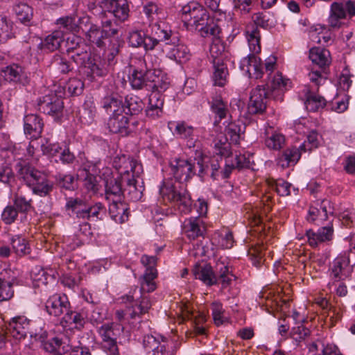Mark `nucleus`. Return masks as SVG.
I'll return each instance as SVG.
<instances>
[{
    "mask_svg": "<svg viewBox=\"0 0 355 355\" xmlns=\"http://www.w3.org/2000/svg\"><path fill=\"white\" fill-rule=\"evenodd\" d=\"M171 168L174 178L180 184L188 182L195 175H198L197 164L187 159H175L171 162ZM159 193L164 200L178 206L181 212L191 211L192 200L185 186L163 182L159 188Z\"/></svg>",
    "mask_w": 355,
    "mask_h": 355,
    "instance_id": "f257e3e1",
    "label": "nucleus"
},
{
    "mask_svg": "<svg viewBox=\"0 0 355 355\" xmlns=\"http://www.w3.org/2000/svg\"><path fill=\"white\" fill-rule=\"evenodd\" d=\"M252 19V23H250L246 26L245 31L252 54L241 60V67L242 70L246 71L250 76L258 79L261 78L263 73V67L261 60L254 55V54L259 53L261 51V36L259 27L268 30L272 28L274 24L268 15L263 12L254 14Z\"/></svg>",
    "mask_w": 355,
    "mask_h": 355,
    "instance_id": "f03ea898",
    "label": "nucleus"
},
{
    "mask_svg": "<svg viewBox=\"0 0 355 355\" xmlns=\"http://www.w3.org/2000/svg\"><path fill=\"white\" fill-rule=\"evenodd\" d=\"M15 168L19 178L32 189L33 193L43 197L53 191V183L48 180L44 173L21 161L18 162Z\"/></svg>",
    "mask_w": 355,
    "mask_h": 355,
    "instance_id": "7ed1b4c3",
    "label": "nucleus"
},
{
    "mask_svg": "<svg viewBox=\"0 0 355 355\" xmlns=\"http://www.w3.org/2000/svg\"><path fill=\"white\" fill-rule=\"evenodd\" d=\"M319 143V134L315 130H311L307 136V139L299 148L292 147L285 150L277 159V164L282 168L295 164L300 159L302 152L311 151L318 148Z\"/></svg>",
    "mask_w": 355,
    "mask_h": 355,
    "instance_id": "20e7f679",
    "label": "nucleus"
},
{
    "mask_svg": "<svg viewBox=\"0 0 355 355\" xmlns=\"http://www.w3.org/2000/svg\"><path fill=\"white\" fill-rule=\"evenodd\" d=\"M355 15V3L348 0L341 2H333L330 6L327 19L329 29L338 30L346 25L345 20Z\"/></svg>",
    "mask_w": 355,
    "mask_h": 355,
    "instance_id": "39448f33",
    "label": "nucleus"
},
{
    "mask_svg": "<svg viewBox=\"0 0 355 355\" xmlns=\"http://www.w3.org/2000/svg\"><path fill=\"white\" fill-rule=\"evenodd\" d=\"M141 123L133 119L128 117L120 113L116 115H110L107 121L109 130L114 134H119L123 137L135 132L139 129Z\"/></svg>",
    "mask_w": 355,
    "mask_h": 355,
    "instance_id": "423d86ee",
    "label": "nucleus"
},
{
    "mask_svg": "<svg viewBox=\"0 0 355 355\" xmlns=\"http://www.w3.org/2000/svg\"><path fill=\"white\" fill-rule=\"evenodd\" d=\"M157 259L154 256L143 255L141 258V263L146 268L144 274L140 279L141 290L145 292H153L156 288L155 279L157 277L156 265Z\"/></svg>",
    "mask_w": 355,
    "mask_h": 355,
    "instance_id": "0eeeda50",
    "label": "nucleus"
},
{
    "mask_svg": "<svg viewBox=\"0 0 355 355\" xmlns=\"http://www.w3.org/2000/svg\"><path fill=\"white\" fill-rule=\"evenodd\" d=\"M102 9V15L114 17L120 21L128 17L129 7L126 0H97Z\"/></svg>",
    "mask_w": 355,
    "mask_h": 355,
    "instance_id": "6e6552de",
    "label": "nucleus"
},
{
    "mask_svg": "<svg viewBox=\"0 0 355 355\" xmlns=\"http://www.w3.org/2000/svg\"><path fill=\"white\" fill-rule=\"evenodd\" d=\"M334 207L331 202L327 199L317 200L315 205L309 207L307 220L318 225H322L323 221L328 220L329 215L333 216Z\"/></svg>",
    "mask_w": 355,
    "mask_h": 355,
    "instance_id": "1a4fd4ad",
    "label": "nucleus"
},
{
    "mask_svg": "<svg viewBox=\"0 0 355 355\" xmlns=\"http://www.w3.org/2000/svg\"><path fill=\"white\" fill-rule=\"evenodd\" d=\"M38 109L40 112L60 119L62 116L64 103L61 96L55 94H49L40 98Z\"/></svg>",
    "mask_w": 355,
    "mask_h": 355,
    "instance_id": "9d476101",
    "label": "nucleus"
},
{
    "mask_svg": "<svg viewBox=\"0 0 355 355\" xmlns=\"http://www.w3.org/2000/svg\"><path fill=\"white\" fill-rule=\"evenodd\" d=\"M146 32L148 39L153 42L151 44L153 50L160 42H164L165 45H171L169 40L173 37L172 31L165 28L164 24L162 21H150Z\"/></svg>",
    "mask_w": 355,
    "mask_h": 355,
    "instance_id": "9b49d317",
    "label": "nucleus"
},
{
    "mask_svg": "<svg viewBox=\"0 0 355 355\" xmlns=\"http://www.w3.org/2000/svg\"><path fill=\"white\" fill-rule=\"evenodd\" d=\"M270 92L264 85H258L252 90L248 104V113L251 115L261 114L266 109V99Z\"/></svg>",
    "mask_w": 355,
    "mask_h": 355,
    "instance_id": "f8f14e48",
    "label": "nucleus"
},
{
    "mask_svg": "<svg viewBox=\"0 0 355 355\" xmlns=\"http://www.w3.org/2000/svg\"><path fill=\"white\" fill-rule=\"evenodd\" d=\"M331 277L335 282H340L347 278L352 272V266L349 264V256L347 253L340 254L332 262Z\"/></svg>",
    "mask_w": 355,
    "mask_h": 355,
    "instance_id": "ddd939ff",
    "label": "nucleus"
},
{
    "mask_svg": "<svg viewBox=\"0 0 355 355\" xmlns=\"http://www.w3.org/2000/svg\"><path fill=\"white\" fill-rule=\"evenodd\" d=\"M45 308L49 315L59 317L69 311L71 304L66 295L55 294L46 300Z\"/></svg>",
    "mask_w": 355,
    "mask_h": 355,
    "instance_id": "4468645a",
    "label": "nucleus"
},
{
    "mask_svg": "<svg viewBox=\"0 0 355 355\" xmlns=\"http://www.w3.org/2000/svg\"><path fill=\"white\" fill-rule=\"evenodd\" d=\"M207 15V10L196 2H191L182 9V21L191 26H195Z\"/></svg>",
    "mask_w": 355,
    "mask_h": 355,
    "instance_id": "2eb2a0df",
    "label": "nucleus"
},
{
    "mask_svg": "<svg viewBox=\"0 0 355 355\" xmlns=\"http://www.w3.org/2000/svg\"><path fill=\"white\" fill-rule=\"evenodd\" d=\"M88 17H79L76 20L74 16H64L56 20L58 28L55 31H61L63 36L68 33H78L80 29L84 30L83 24L89 23Z\"/></svg>",
    "mask_w": 355,
    "mask_h": 355,
    "instance_id": "dca6fc26",
    "label": "nucleus"
},
{
    "mask_svg": "<svg viewBox=\"0 0 355 355\" xmlns=\"http://www.w3.org/2000/svg\"><path fill=\"white\" fill-rule=\"evenodd\" d=\"M114 167L118 171L119 175L123 177L132 173V176H138L141 170V166L135 160L127 157L125 155L116 156L113 162Z\"/></svg>",
    "mask_w": 355,
    "mask_h": 355,
    "instance_id": "f3484780",
    "label": "nucleus"
},
{
    "mask_svg": "<svg viewBox=\"0 0 355 355\" xmlns=\"http://www.w3.org/2000/svg\"><path fill=\"white\" fill-rule=\"evenodd\" d=\"M123 177L107 178L105 180V198L108 202H119L123 200L122 180Z\"/></svg>",
    "mask_w": 355,
    "mask_h": 355,
    "instance_id": "a211bd4d",
    "label": "nucleus"
},
{
    "mask_svg": "<svg viewBox=\"0 0 355 355\" xmlns=\"http://www.w3.org/2000/svg\"><path fill=\"white\" fill-rule=\"evenodd\" d=\"M42 346L46 352L54 355H67L71 350L69 339L65 336H55L44 342Z\"/></svg>",
    "mask_w": 355,
    "mask_h": 355,
    "instance_id": "6ab92c4d",
    "label": "nucleus"
},
{
    "mask_svg": "<svg viewBox=\"0 0 355 355\" xmlns=\"http://www.w3.org/2000/svg\"><path fill=\"white\" fill-rule=\"evenodd\" d=\"M44 128L42 119L33 114H27L24 119V130L30 139H37L41 137Z\"/></svg>",
    "mask_w": 355,
    "mask_h": 355,
    "instance_id": "aec40b11",
    "label": "nucleus"
},
{
    "mask_svg": "<svg viewBox=\"0 0 355 355\" xmlns=\"http://www.w3.org/2000/svg\"><path fill=\"white\" fill-rule=\"evenodd\" d=\"M198 167V175L199 177H204L209 173H211V176L216 178V172L220 168V160L218 155L213 157L202 156L199 159H196Z\"/></svg>",
    "mask_w": 355,
    "mask_h": 355,
    "instance_id": "412c9836",
    "label": "nucleus"
},
{
    "mask_svg": "<svg viewBox=\"0 0 355 355\" xmlns=\"http://www.w3.org/2000/svg\"><path fill=\"white\" fill-rule=\"evenodd\" d=\"M31 322L24 316H17L12 319L7 328L13 338L21 340L29 334Z\"/></svg>",
    "mask_w": 355,
    "mask_h": 355,
    "instance_id": "4be33fe9",
    "label": "nucleus"
},
{
    "mask_svg": "<svg viewBox=\"0 0 355 355\" xmlns=\"http://www.w3.org/2000/svg\"><path fill=\"white\" fill-rule=\"evenodd\" d=\"M169 42L171 45H166L169 58L179 63L185 62L189 59L190 53L189 49L183 44H176V42H178L177 37H173Z\"/></svg>",
    "mask_w": 355,
    "mask_h": 355,
    "instance_id": "5701e85b",
    "label": "nucleus"
},
{
    "mask_svg": "<svg viewBox=\"0 0 355 355\" xmlns=\"http://www.w3.org/2000/svg\"><path fill=\"white\" fill-rule=\"evenodd\" d=\"M192 272L195 278L202 281L206 286L218 284L217 273L209 264L196 265Z\"/></svg>",
    "mask_w": 355,
    "mask_h": 355,
    "instance_id": "b1692460",
    "label": "nucleus"
},
{
    "mask_svg": "<svg viewBox=\"0 0 355 355\" xmlns=\"http://www.w3.org/2000/svg\"><path fill=\"white\" fill-rule=\"evenodd\" d=\"M209 104L216 118L214 124L217 125L227 116L229 112L227 103L223 100L220 93L216 92L213 94Z\"/></svg>",
    "mask_w": 355,
    "mask_h": 355,
    "instance_id": "393cba45",
    "label": "nucleus"
},
{
    "mask_svg": "<svg viewBox=\"0 0 355 355\" xmlns=\"http://www.w3.org/2000/svg\"><path fill=\"white\" fill-rule=\"evenodd\" d=\"M333 233V226L331 223H328L326 226L319 229L317 232L312 230H308L306 236L310 245L316 247L319 243L330 241L332 239Z\"/></svg>",
    "mask_w": 355,
    "mask_h": 355,
    "instance_id": "a878e982",
    "label": "nucleus"
},
{
    "mask_svg": "<svg viewBox=\"0 0 355 355\" xmlns=\"http://www.w3.org/2000/svg\"><path fill=\"white\" fill-rule=\"evenodd\" d=\"M88 202L87 200L80 198H69L67 200L65 209L71 211L78 218H88L87 210Z\"/></svg>",
    "mask_w": 355,
    "mask_h": 355,
    "instance_id": "bb28decb",
    "label": "nucleus"
},
{
    "mask_svg": "<svg viewBox=\"0 0 355 355\" xmlns=\"http://www.w3.org/2000/svg\"><path fill=\"white\" fill-rule=\"evenodd\" d=\"M250 162L249 158H247L245 155L239 154L233 156L232 154L231 155H229V157L225 159V166L223 171V178H227L234 168L241 169L243 168H248L250 166Z\"/></svg>",
    "mask_w": 355,
    "mask_h": 355,
    "instance_id": "cd10ccee",
    "label": "nucleus"
},
{
    "mask_svg": "<svg viewBox=\"0 0 355 355\" xmlns=\"http://www.w3.org/2000/svg\"><path fill=\"white\" fill-rule=\"evenodd\" d=\"M150 69L144 70L142 69L134 68L129 75V81L132 87L135 89H148V73Z\"/></svg>",
    "mask_w": 355,
    "mask_h": 355,
    "instance_id": "c85d7f7f",
    "label": "nucleus"
},
{
    "mask_svg": "<svg viewBox=\"0 0 355 355\" xmlns=\"http://www.w3.org/2000/svg\"><path fill=\"white\" fill-rule=\"evenodd\" d=\"M101 103L102 108L111 115H116L124 111L122 98L116 94L105 96Z\"/></svg>",
    "mask_w": 355,
    "mask_h": 355,
    "instance_id": "c756f323",
    "label": "nucleus"
},
{
    "mask_svg": "<svg viewBox=\"0 0 355 355\" xmlns=\"http://www.w3.org/2000/svg\"><path fill=\"white\" fill-rule=\"evenodd\" d=\"M245 128L246 125L242 121H231L225 128V135L231 143L239 144Z\"/></svg>",
    "mask_w": 355,
    "mask_h": 355,
    "instance_id": "7c9ffc66",
    "label": "nucleus"
},
{
    "mask_svg": "<svg viewBox=\"0 0 355 355\" xmlns=\"http://www.w3.org/2000/svg\"><path fill=\"white\" fill-rule=\"evenodd\" d=\"M64 40L61 31H54L47 35L39 44V48L45 53H50L58 49Z\"/></svg>",
    "mask_w": 355,
    "mask_h": 355,
    "instance_id": "2f4dec72",
    "label": "nucleus"
},
{
    "mask_svg": "<svg viewBox=\"0 0 355 355\" xmlns=\"http://www.w3.org/2000/svg\"><path fill=\"white\" fill-rule=\"evenodd\" d=\"M148 78H150V81H148V91L161 94L168 88L169 83L160 70H151V72L148 73Z\"/></svg>",
    "mask_w": 355,
    "mask_h": 355,
    "instance_id": "473e14b6",
    "label": "nucleus"
},
{
    "mask_svg": "<svg viewBox=\"0 0 355 355\" xmlns=\"http://www.w3.org/2000/svg\"><path fill=\"white\" fill-rule=\"evenodd\" d=\"M86 38L93 44L99 48L105 46L104 40L106 39L103 31L96 24H83Z\"/></svg>",
    "mask_w": 355,
    "mask_h": 355,
    "instance_id": "72a5a7b5",
    "label": "nucleus"
},
{
    "mask_svg": "<svg viewBox=\"0 0 355 355\" xmlns=\"http://www.w3.org/2000/svg\"><path fill=\"white\" fill-rule=\"evenodd\" d=\"M183 230L189 239L194 240L203 235L205 227L200 218H191L184 222Z\"/></svg>",
    "mask_w": 355,
    "mask_h": 355,
    "instance_id": "f704fd0d",
    "label": "nucleus"
},
{
    "mask_svg": "<svg viewBox=\"0 0 355 355\" xmlns=\"http://www.w3.org/2000/svg\"><path fill=\"white\" fill-rule=\"evenodd\" d=\"M213 64V81L214 85L223 87L227 82L229 75L227 64L223 62V59H216L211 60Z\"/></svg>",
    "mask_w": 355,
    "mask_h": 355,
    "instance_id": "c9c22d12",
    "label": "nucleus"
},
{
    "mask_svg": "<svg viewBox=\"0 0 355 355\" xmlns=\"http://www.w3.org/2000/svg\"><path fill=\"white\" fill-rule=\"evenodd\" d=\"M109 203V214L112 220L116 223H123L128 219V207L123 200Z\"/></svg>",
    "mask_w": 355,
    "mask_h": 355,
    "instance_id": "e433bc0d",
    "label": "nucleus"
},
{
    "mask_svg": "<svg viewBox=\"0 0 355 355\" xmlns=\"http://www.w3.org/2000/svg\"><path fill=\"white\" fill-rule=\"evenodd\" d=\"M129 45L134 48L143 47L145 51H153L152 45L153 42L148 39L146 32L141 31H132L128 36Z\"/></svg>",
    "mask_w": 355,
    "mask_h": 355,
    "instance_id": "4c0bfd02",
    "label": "nucleus"
},
{
    "mask_svg": "<svg viewBox=\"0 0 355 355\" xmlns=\"http://www.w3.org/2000/svg\"><path fill=\"white\" fill-rule=\"evenodd\" d=\"M216 272L217 273L218 284L221 285L222 289L230 288L232 282L236 280V277L230 270L229 267L222 262L216 263Z\"/></svg>",
    "mask_w": 355,
    "mask_h": 355,
    "instance_id": "58836bf2",
    "label": "nucleus"
},
{
    "mask_svg": "<svg viewBox=\"0 0 355 355\" xmlns=\"http://www.w3.org/2000/svg\"><path fill=\"white\" fill-rule=\"evenodd\" d=\"M123 331V327L121 324L110 322L101 325L98 329V333L102 340H114L117 339Z\"/></svg>",
    "mask_w": 355,
    "mask_h": 355,
    "instance_id": "ea45409f",
    "label": "nucleus"
},
{
    "mask_svg": "<svg viewBox=\"0 0 355 355\" xmlns=\"http://www.w3.org/2000/svg\"><path fill=\"white\" fill-rule=\"evenodd\" d=\"M309 58L313 63L322 68L330 63V52L324 48L313 47L309 51Z\"/></svg>",
    "mask_w": 355,
    "mask_h": 355,
    "instance_id": "a19ab883",
    "label": "nucleus"
},
{
    "mask_svg": "<svg viewBox=\"0 0 355 355\" xmlns=\"http://www.w3.org/2000/svg\"><path fill=\"white\" fill-rule=\"evenodd\" d=\"M148 292H145L139 290L141 294L139 299H136L137 304L135 308L130 313L131 319H135L137 317H140L141 315L148 312L151 306V303L148 296L146 295Z\"/></svg>",
    "mask_w": 355,
    "mask_h": 355,
    "instance_id": "79ce46f5",
    "label": "nucleus"
},
{
    "mask_svg": "<svg viewBox=\"0 0 355 355\" xmlns=\"http://www.w3.org/2000/svg\"><path fill=\"white\" fill-rule=\"evenodd\" d=\"M1 76L10 82L20 83L24 75L23 68L17 64H12L1 68Z\"/></svg>",
    "mask_w": 355,
    "mask_h": 355,
    "instance_id": "37998d69",
    "label": "nucleus"
},
{
    "mask_svg": "<svg viewBox=\"0 0 355 355\" xmlns=\"http://www.w3.org/2000/svg\"><path fill=\"white\" fill-rule=\"evenodd\" d=\"M123 105L124 106L123 112L130 115L139 114L144 107V102L137 96H127L125 101L123 102Z\"/></svg>",
    "mask_w": 355,
    "mask_h": 355,
    "instance_id": "c03bdc74",
    "label": "nucleus"
},
{
    "mask_svg": "<svg viewBox=\"0 0 355 355\" xmlns=\"http://www.w3.org/2000/svg\"><path fill=\"white\" fill-rule=\"evenodd\" d=\"M91 55L89 47L86 43L84 44L83 46L81 45L80 47L69 52V54H67L69 59L76 66H81L83 64H85Z\"/></svg>",
    "mask_w": 355,
    "mask_h": 355,
    "instance_id": "a18cd8bd",
    "label": "nucleus"
},
{
    "mask_svg": "<svg viewBox=\"0 0 355 355\" xmlns=\"http://www.w3.org/2000/svg\"><path fill=\"white\" fill-rule=\"evenodd\" d=\"M51 67L60 73L67 74L74 69L72 62L62 55L55 54L51 60Z\"/></svg>",
    "mask_w": 355,
    "mask_h": 355,
    "instance_id": "49530a36",
    "label": "nucleus"
},
{
    "mask_svg": "<svg viewBox=\"0 0 355 355\" xmlns=\"http://www.w3.org/2000/svg\"><path fill=\"white\" fill-rule=\"evenodd\" d=\"M304 104L308 111L316 112L325 106L326 101L322 96L311 92L307 89L306 90V101Z\"/></svg>",
    "mask_w": 355,
    "mask_h": 355,
    "instance_id": "de8ad7c7",
    "label": "nucleus"
},
{
    "mask_svg": "<svg viewBox=\"0 0 355 355\" xmlns=\"http://www.w3.org/2000/svg\"><path fill=\"white\" fill-rule=\"evenodd\" d=\"M290 81L288 79H285L282 76V73L277 72L272 77L270 78L269 82L267 83L266 91L272 93L277 91L278 92H283L284 89H286L287 87L290 84Z\"/></svg>",
    "mask_w": 355,
    "mask_h": 355,
    "instance_id": "09e8293b",
    "label": "nucleus"
},
{
    "mask_svg": "<svg viewBox=\"0 0 355 355\" xmlns=\"http://www.w3.org/2000/svg\"><path fill=\"white\" fill-rule=\"evenodd\" d=\"M96 108L92 102H85L81 110H79L80 121L85 125H90L94 121Z\"/></svg>",
    "mask_w": 355,
    "mask_h": 355,
    "instance_id": "8fccbe9b",
    "label": "nucleus"
},
{
    "mask_svg": "<svg viewBox=\"0 0 355 355\" xmlns=\"http://www.w3.org/2000/svg\"><path fill=\"white\" fill-rule=\"evenodd\" d=\"M80 67L86 68L87 69V75L92 77L103 76L107 73L105 68L101 64V62L97 60L96 58H92V55L89 56L87 61Z\"/></svg>",
    "mask_w": 355,
    "mask_h": 355,
    "instance_id": "3c124183",
    "label": "nucleus"
},
{
    "mask_svg": "<svg viewBox=\"0 0 355 355\" xmlns=\"http://www.w3.org/2000/svg\"><path fill=\"white\" fill-rule=\"evenodd\" d=\"M228 139L225 136L218 137L214 140V148L216 155L220 156V161L222 157H225V159L232 155L231 152V142L228 141Z\"/></svg>",
    "mask_w": 355,
    "mask_h": 355,
    "instance_id": "603ef678",
    "label": "nucleus"
},
{
    "mask_svg": "<svg viewBox=\"0 0 355 355\" xmlns=\"http://www.w3.org/2000/svg\"><path fill=\"white\" fill-rule=\"evenodd\" d=\"M86 316L84 313L73 311L69 309V311L62 317L61 324L63 326L73 324L76 328H81L85 324Z\"/></svg>",
    "mask_w": 355,
    "mask_h": 355,
    "instance_id": "864d4df0",
    "label": "nucleus"
},
{
    "mask_svg": "<svg viewBox=\"0 0 355 355\" xmlns=\"http://www.w3.org/2000/svg\"><path fill=\"white\" fill-rule=\"evenodd\" d=\"M15 284H17L15 277L10 279L0 277V302L9 300L13 297V286Z\"/></svg>",
    "mask_w": 355,
    "mask_h": 355,
    "instance_id": "5fc2aeb1",
    "label": "nucleus"
},
{
    "mask_svg": "<svg viewBox=\"0 0 355 355\" xmlns=\"http://www.w3.org/2000/svg\"><path fill=\"white\" fill-rule=\"evenodd\" d=\"M44 327L45 324L41 320L31 321L28 335L43 344L48 336L47 331Z\"/></svg>",
    "mask_w": 355,
    "mask_h": 355,
    "instance_id": "6e6d98bb",
    "label": "nucleus"
},
{
    "mask_svg": "<svg viewBox=\"0 0 355 355\" xmlns=\"http://www.w3.org/2000/svg\"><path fill=\"white\" fill-rule=\"evenodd\" d=\"M13 37L12 22L7 17L0 15V44L6 43Z\"/></svg>",
    "mask_w": 355,
    "mask_h": 355,
    "instance_id": "4d7b16f0",
    "label": "nucleus"
},
{
    "mask_svg": "<svg viewBox=\"0 0 355 355\" xmlns=\"http://www.w3.org/2000/svg\"><path fill=\"white\" fill-rule=\"evenodd\" d=\"M102 31L105 38L114 37L118 34L119 32V24L116 21H112L111 19H108L107 15H103L102 20Z\"/></svg>",
    "mask_w": 355,
    "mask_h": 355,
    "instance_id": "13d9d810",
    "label": "nucleus"
},
{
    "mask_svg": "<svg viewBox=\"0 0 355 355\" xmlns=\"http://www.w3.org/2000/svg\"><path fill=\"white\" fill-rule=\"evenodd\" d=\"M13 10L21 22H28L32 19L33 9L26 3H19L15 5Z\"/></svg>",
    "mask_w": 355,
    "mask_h": 355,
    "instance_id": "bf43d9fd",
    "label": "nucleus"
},
{
    "mask_svg": "<svg viewBox=\"0 0 355 355\" xmlns=\"http://www.w3.org/2000/svg\"><path fill=\"white\" fill-rule=\"evenodd\" d=\"M121 48L120 42L116 39L110 40V43L105 50V59L109 65H113L116 63L115 58L119 55Z\"/></svg>",
    "mask_w": 355,
    "mask_h": 355,
    "instance_id": "052dcab7",
    "label": "nucleus"
},
{
    "mask_svg": "<svg viewBox=\"0 0 355 355\" xmlns=\"http://www.w3.org/2000/svg\"><path fill=\"white\" fill-rule=\"evenodd\" d=\"M173 134L182 139H188L193 136V128L184 121L173 123Z\"/></svg>",
    "mask_w": 355,
    "mask_h": 355,
    "instance_id": "680f3d73",
    "label": "nucleus"
},
{
    "mask_svg": "<svg viewBox=\"0 0 355 355\" xmlns=\"http://www.w3.org/2000/svg\"><path fill=\"white\" fill-rule=\"evenodd\" d=\"M162 342L159 343V346L153 352V355H175L177 352V346L172 342H166L163 336H160Z\"/></svg>",
    "mask_w": 355,
    "mask_h": 355,
    "instance_id": "e2e57ef3",
    "label": "nucleus"
},
{
    "mask_svg": "<svg viewBox=\"0 0 355 355\" xmlns=\"http://www.w3.org/2000/svg\"><path fill=\"white\" fill-rule=\"evenodd\" d=\"M285 138L284 136L278 132H273L265 140L266 146L272 150H279L284 145Z\"/></svg>",
    "mask_w": 355,
    "mask_h": 355,
    "instance_id": "0e129e2a",
    "label": "nucleus"
},
{
    "mask_svg": "<svg viewBox=\"0 0 355 355\" xmlns=\"http://www.w3.org/2000/svg\"><path fill=\"white\" fill-rule=\"evenodd\" d=\"M85 176L83 179V187L88 191L93 194L96 193L101 187V185L95 175L85 171Z\"/></svg>",
    "mask_w": 355,
    "mask_h": 355,
    "instance_id": "69168bd1",
    "label": "nucleus"
},
{
    "mask_svg": "<svg viewBox=\"0 0 355 355\" xmlns=\"http://www.w3.org/2000/svg\"><path fill=\"white\" fill-rule=\"evenodd\" d=\"M65 88L69 94L78 96L82 94L84 89L83 82L78 78H70L67 83Z\"/></svg>",
    "mask_w": 355,
    "mask_h": 355,
    "instance_id": "338daca9",
    "label": "nucleus"
},
{
    "mask_svg": "<svg viewBox=\"0 0 355 355\" xmlns=\"http://www.w3.org/2000/svg\"><path fill=\"white\" fill-rule=\"evenodd\" d=\"M210 55L213 60L223 59V53L225 51V46L220 40L217 37H214L210 46Z\"/></svg>",
    "mask_w": 355,
    "mask_h": 355,
    "instance_id": "774afa93",
    "label": "nucleus"
}]
</instances>
